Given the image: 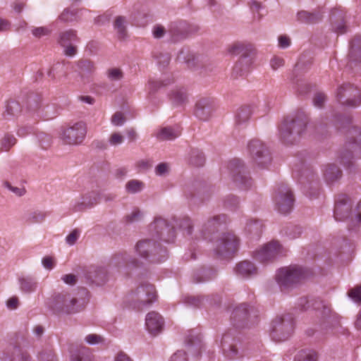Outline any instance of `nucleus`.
Masks as SVG:
<instances>
[{"label": "nucleus", "instance_id": "f257e3e1", "mask_svg": "<svg viewBox=\"0 0 361 361\" xmlns=\"http://www.w3.org/2000/svg\"><path fill=\"white\" fill-rule=\"evenodd\" d=\"M47 305L52 311L59 314H71L80 311L78 300L67 292L54 294L49 299Z\"/></svg>", "mask_w": 361, "mask_h": 361}, {"label": "nucleus", "instance_id": "f03ea898", "mask_svg": "<svg viewBox=\"0 0 361 361\" xmlns=\"http://www.w3.org/2000/svg\"><path fill=\"white\" fill-rule=\"evenodd\" d=\"M294 322L289 316L276 317L271 323L269 334L271 338L276 341H283L288 339L293 333Z\"/></svg>", "mask_w": 361, "mask_h": 361}, {"label": "nucleus", "instance_id": "7ed1b4c3", "mask_svg": "<svg viewBox=\"0 0 361 361\" xmlns=\"http://www.w3.org/2000/svg\"><path fill=\"white\" fill-rule=\"evenodd\" d=\"M87 135V126L79 121L61 129V140L66 145L77 146L81 145Z\"/></svg>", "mask_w": 361, "mask_h": 361}, {"label": "nucleus", "instance_id": "20e7f679", "mask_svg": "<svg viewBox=\"0 0 361 361\" xmlns=\"http://www.w3.org/2000/svg\"><path fill=\"white\" fill-rule=\"evenodd\" d=\"M306 271L300 266L290 265L279 269L276 274V280L281 287H288L299 282L306 276Z\"/></svg>", "mask_w": 361, "mask_h": 361}, {"label": "nucleus", "instance_id": "39448f33", "mask_svg": "<svg viewBox=\"0 0 361 361\" xmlns=\"http://www.w3.org/2000/svg\"><path fill=\"white\" fill-rule=\"evenodd\" d=\"M156 291L152 285L146 283L137 287L128 295V302L134 307L141 309L144 305H149L156 300Z\"/></svg>", "mask_w": 361, "mask_h": 361}, {"label": "nucleus", "instance_id": "423d86ee", "mask_svg": "<svg viewBox=\"0 0 361 361\" xmlns=\"http://www.w3.org/2000/svg\"><path fill=\"white\" fill-rule=\"evenodd\" d=\"M305 128V126L302 121L288 117L279 126L280 138L284 142H292L295 136L300 135Z\"/></svg>", "mask_w": 361, "mask_h": 361}, {"label": "nucleus", "instance_id": "0eeeda50", "mask_svg": "<svg viewBox=\"0 0 361 361\" xmlns=\"http://www.w3.org/2000/svg\"><path fill=\"white\" fill-rule=\"evenodd\" d=\"M209 240H214V238H212ZM214 244L216 252L222 255L235 252L238 247L239 241L234 234L224 233L215 237Z\"/></svg>", "mask_w": 361, "mask_h": 361}, {"label": "nucleus", "instance_id": "6e6552de", "mask_svg": "<svg viewBox=\"0 0 361 361\" xmlns=\"http://www.w3.org/2000/svg\"><path fill=\"white\" fill-rule=\"evenodd\" d=\"M286 252V249L278 241H271L264 244L254 252L256 259L264 262L281 256Z\"/></svg>", "mask_w": 361, "mask_h": 361}, {"label": "nucleus", "instance_id": "1a4fd4ad", "mask_svg": "<svg viewBox=\"0 0 361 361\" xmlns=\"http://www.w3.org/2000/svg\"><path fill=\"white\" fill-rule=\"evenodd\" d=\"M253 162L263 168L271 161L270 154L265 145L260 140H252L248 145Z\"/></svg>", "mask_w": 361, "mask_h": 361}, {"label": "nucleus", "instance_id": "9d476101", "mask_svg": "<svg viewBox=\"0 0 361 361\" xmlns=\"http://www.w3.org/2000/svg\"><path fill=\"white\" fill-rule=\"evenodd\" d=\"M336 97L339 99L345 98L343 104L349 107H357L361 104L360 90L350 84H345L339 87L336 92Z\"/></svg>", "mask_w": 361, "mask_h": 361}, {"label": "nucleus", "instance_id": "9b49d317", "mask_svg": "<svg viewBox=\"0 0 361 361\" xmlns=\"http://www.w3.org/2000/svg\"><path fill=\"white\" fill-rule=\"evenodd\" d=\"M276 209L281 213H288L293 204V197L290 189L286 186L279 188L274 197Z\"/></svg>", "mask_w": 361, "mask_h": 361}, {"label": "nucleus", "instance_id": "f8f14e48", "mask_svg": "<svg viewBox=\"0 0 361 361\" xmlns=\"http://www.w3.org/2000/svg\"><path fill=\"white\" fill-rule=\"evenodd\" d=\"M78 41L76 31L68 30L59 34L58 42L63 47V52L68 56H73L76 54L77 49L73 44Z\"/></svg>", "mask_w": 361, "mask_h": 361}, {"label": "nucleus", "instance_id": "ddd939ff", "mask_svg": "<svg viewBox=\"0 0 361 361\" xmlns=\"http://www.w3.org/2000/svg\"><path fill=\"white\" fill-rule=\"evenodd\" d=\"M334 217L337 221H345L349 218L355 221L354 210L352 211L351 204L347 197L342 196L337 200L334 208Z\"/></svg>", "mask_w": 361, "mask_h": 361}, {"label": "nucleus", "instance_id": "4468645a", "mask_svg": "<svg viewBox=\"0 0 361 361\" xmlns=\"http://www.w3.org/2000/svg\"><path fill=\"white\" fill-rule=\"evenodd\" d=\"M164 320L163 317L156 312H149L145 317V328L148 333L156 336L164 329Z\"/></svg>", "mask_w": 361, "mask_h": 361}, {"label": "nucleus", "instance_id": "2eb2a0df", "mask_svg": "<svg viewBox=\"0 0 361 361\" xmlns=\"http://www.w3.org/2000/svg\"><path fill=\"white\" fill-rule=\"evenodd\" d=\"M99 196L96 192H90L75 200L73 205L74 212H80L97 204Z\"/></svg>", "mask_w": 361, "mask_h": 361}, {"label": "nucleus", "instance_id": "dca6fc26", "mask_svg": "<svg viewBox=\"0 0 361 361\" xmlns=\"http://www.w3.org/2000/svg\"><path fill=\"white\" fill-rule=\"evenodd\" d=\"M212 102L208 98L200 99L195 109V114L202 120H207L212 112Z\"/></svg>", "mask_w": 361, "mask_h": 361}, {"label": "nucleus", "instance_id": "f3484780", "mask_svg": "<svg viewBox=\"0 0 361 361\" xmlns=\"http://www.w3.org/2000/svg\"><path fill=\"white\" fill-rule=\"evenodd\" d=\"M180 135L178 127H162L154 133V136L161 141L173 140Z\"/></svg>", "mask_w": 361, "mask_h": 361}, {"label": "nucleus", "instance_id": "a211bd4d", "mask_svg": "<svg viewBox=\"0 0 361 361\" xmlns=\"http://www.w3.org/2000/svg\"><path fill=\"white\" fill-rule=\"evenodd\" d=\"M87 279L96 284L104 283L107 279V270L103 267H91L87 273Z\"/></svg>", "mask_w": 361, "mask_h": 361}, {"label": "nucleus", "instance_id": "6ab92c4d", "mask_svg": "<svg viewBox=\"0 0 361 361\" xmlns=\"http://www.w3.org/2000/svg\"><path fill=\"white\" fill-rule=\"evenodd\" d=\"M235 271L238 276L242 278H247L255 275L257 269L251 262L243 261L236 265Z\"/></svg>", "mask_w": 361, "mask_h": 361}, {"label": "nucleus", "instance_id": "aec40b11", "mask_svg": "<svg viewBox=\"0 0 361 361\" xmlns=\"http://www.w3.org/2000/svg\"><path fill=\"white\" fill-rule=\"evenodd\" d=\"M173 82L171 75H164L161 78L151 79L148 81L147 87L149 94H153L162 87H165Z\"/></svg>", "mask_w": 361, "mask_h": 361}, {"label": "nucleus", "instance_id": "412c9836", "mask_svg": "<svg viewBox=\"0 0 361 361\" xmlns=\"http://www.w3.org/2000/svg\"><path fill=\"white\" fill-rule=\"evenodd\" d=\"M19 288L24 293H32L37 290L38 282L36 279L30 276L18 278Z\"/></svg>", "mask_w": 361, "mask_h": 361}, {"label": "nucleus", "instance_id": "4be33fe9", "mask_svg": "<svg viewBox=\"0 0 361 361\" xmlns=\"http://www.w3.org/2000/svg\"><path fill=\"white\" fill-rule=\"evenodd\" d=\"M82 10L71 7L65 8L59 15L58 20L61 23H70L78 20L80 18Z\"/></svg>", "mask_w": 361, "mask_h": 361}, {"label": "nucleus", "instance_id": "5701e85b", "mask_svg": "<svg viewBox=\"0 0 361 361\" xmlns=\"http://www.w3.org/2000/svg\"><path fill=\"white\" fill-rule=\"evenodd\" d=\"M155 249V244L149 240H140L136 245V252L143 259H147Z\"/></svg>", "mask_w": 361, "mask_h": 361}, {"label": "nucleus", "instance_id": "b1692460", "mask_svg": "<svg viewBox=\"0 0 361 361\" xmlns=\"http://www.w3.org/2000/svg\"><path fill=\"white\" fill-rule=\"evenodd\" d=\"M151 228L157 230V233L163 238L164 241L170 242L173 238H164L165 232H170L171 229L166 222V221L161 218L157 217L154 221L151 224Z\"/></svg>", "mask_w": 361, "mask_h": 361}, {"label": "nucleus", "instance_id": "393cba45", "mask_svg": "<svg viewBox=\"0 0 361 361\" xmlns=\"http://www.w3.org/2000/svg\"><path fill=\"white\" fill-rule=\"evenodd\" d=\"M93 355L91 350L86 347L78 348L72 352L71 361H92Z\"/></svg>", "mask_w": 361, "mask_h": 361}, {"label": "nucleus", "instance_id": "a878e982", "mask_svg": "<svg viewBox=\"0 0 361 361\" xmlns=\"http://www.w3.org/2000/svg\"><path fill=\"white\" fill-rule=\"evenodd\" d=\"M251 62L247 57L240 59L234 66L233 74L235 78L246 74L250 69Z\"/></svg>", "mask_w": 361, "mask_h": 361}, {"label": "nucleus", "instance_id": "bb28decb", "mask_svg": "<svg viewBox=\"0 0 361 361\" xmlns=\"http://www.w3.org/2000/svg\"><path fill=\"white\" fill-rule=\"evenodd\" d=\"M221 223V216H214L209 219L204 226V235L205 238H209V234H213L218 231V226Z\"/></svg>", "mask_w": 361, "mask_h": 361}, {"label": "nucleus", "instance_id": "cd10ccee", "mask_svg": "<svg viewBox=\"0 0 361 361\" xmlns=\"http://www.w3.org/2000/svg\"><path fill=\"white\" fill-rule=\"evenodd\" d=\"M144 183L137 179H132L128 180L125 185V190L126 192L129 194L140 192L144 189Z\"/></svg>", "mask_w": 361, "mask_h": 361}, {"label": "nucleus", "instance_id": "c85d7f7f", "mask_svg": "<svg viewBox=\"0 0 361 361\" xmlns=\"http://www.w3.org/2000/svg\"><path fill=\"white\" fill-rule=\"evenodd\" d=\"M341 176V172L336 165L330 164L326 166L324 176L328 182H333L339 178Z\"/></svg>", "mask_w": 361, "mask_h": 361}, {"label": "nucleus", "instance_id": "c756f323", "mask_svg": "<svg viewBox=\"0 0 361 361\" xmlns=\"http://www.w3.org/2000/svg\"><path fill=\"white\" fill-rule=\"evenodd\" d=\"M170 99L173 102L177 104H181L186 100L187 92L184 88L176 87L172 91Z\"/></svg>", "mask_w": 361, "mask_h": 361}, {"label": "nucleus", "instance_id": "7c9ffc66", "mask_svg": "<svg viewBox=\"0 0 361 361\" xmlns=\"http://www.w3.org/2000/svg\"><path fill=\"white\" fill-rule=\"evenodd\" d=\"M106 75L111 82H118L123 78V72L121 68L118 67H111L106 70Z\"/></svg>", "mask_w": 361, "mask_h": 361}, {"label": "nucleus", "instance_id": "2f4dec72", "mask_svg": "<svg viewBox=\"0 0 361 361\" xmlns=\"http://www.w3.org/2000/svg\"><path fill=\"white\" fill-rule=\"evenodd\" d=\"M17 142L16 138L11 134H5L0 141V149L8 152Z\"/></svg>", "mask_w": 361, "mask_h": 361}, {"label": "nucleus", "instance_id": "473e14b6", "mask_svg": "<svg viewBox=\"0 0 361 361\" xmlns=\"http://www.w3.org/2000/svg\"><path fill=\"white\" fill-rule=\"evenodd\" d=\"M47 217V214L42 211H34L30 212L27 215L26 220L27 221L34 224V223H41L45 220Z\"/></svg>", "mask_w": 361, "mask_h": 361}, {"label": "nucleus", "instance_id": "72a5a7b5", "mask_svg": "<svg viewBox=\"0 0 361 361\" xmlns=\"http://www.w3.org/2000/svg\"><path fill=\"white\" fill-rule=\"evenodd\" d=\"M295 361H316V354L312 350H301L297 354Z\"/></svg>", "mask_w": 361, "mask_h": 361}, {"label": "nucleus", "instance_id": "f704fd0d", "mask_svg": "<svg viewBox=\"0 0 361 361\" xmlns=\"http://www.w3.org/2000/svg\"><path fill=\"white\" fill-rule=\"evenodd\" d=\"M234 182L242 189H247L252 185L250 178L240 173L234 177Z\"/></svg>", "mask_w": 361, "mask_h": 361}, {"label": "nucleus", "instance_id": "c9c22d12", "mask_svg": "<svg viewBox=\"0 0 361 361\" xmlns=\"http://www.w3.org/2000/svg\"><path fill=\"white\" fill-rule=\"evenodd\" d=\"M297 17L298 20L305 23H314L319 19L317 15L305 11L298 12Z\"/></svg>", "mask_w": 361, "mask_h": 361}, {"label": "nucleus", "instance_id": "e433bc0d", "mask_svg": "<svg viewBox=\"0 0 361 361\" xmlns=\"http://www.w3.org/2000/svg\"><path fill=\"white\" fill-rule=\"evenodd\" d=\"M251 114L250 109L247 106L240 108L235 116L236 122L239 124L247 121Z\"/></svg>", "mask_w": 361, "mask_h": 361}, {"label": "nucleus", "instance_id": "4c0bfd02", "mask_svg": "<svg viewBox=\"0 0 361 361\" xmlns=\"http://www.w3.org/2000/svg\"><path fill=\"white\" fill-rule=\"evenodd\" d=\"M246 231L258 236L262 231V224L258 221H251L247 224Z\"/></svg>", "mask_w": 361, "mask_h": 361}, {"label": "nucleus", "instance_id": "58836bf2", "mask_svg": "<svg viewBox=\"0 0 361 361\" xmlns=\"http://www.w3.org/2000/svg\"><path fill=\"white\" fill-rule=\"evenodd\" d=\"M81 231L79 229H73L66 237V243L69 246L74 245L80 237Z\"/></svg>", "mask_w": 361, "mask_h": 361}, {"label": "nucleus", "instance_id": "ea45409f", "mask_svg": "<svg viewBox=\"0 0 361 361\" xmlns=\"http://www.w3.org/2000/svg\"><path fill=\"white\" fill-rule=\"evenodd\" d=\"M126 27V20L125 18L122 16L116 17L114 21V28L121 37L125 35Z\"/></svg>", "mask_w": 361, "mask_h": 361}, {"label": "nucleus", "instance_id": "a19ab883", "mask_svg": "<svg viewBox=\"0 0 361 361\" xmlns=\"http://www.w3.org/2000/svg\"><path fill=\"white\" fill-rule=\"evenodd\" d=\"M124 141V136L119 132L112 133L108 139V142L111 146H118L121 145Z\"/></svg>", "mask_w": 361, "mask_h": 361}, {"label": "nucleus", "instance_id": "79ce46f5", "mask_svg": "<svg viewBox=\"0 0 361 361\" xmlns=\"http://www.w3.org/2000/svg\"><path fill=\"white\" fill-rule=\"evenodd\" d=\"M351 57L354 60H360L361 58V39L354 40L351 47Z\"/></svg>", "mask_w": 361, "mask_h": 361}, {"label": "nucleus", "instance_id": "37998d69", "mask_svg": "<svg viewBox=\"0 0 361 361\" xmlns=\"http://www.w3.org/2000/svg\"><path fill=\"white\" fill-rule=\"evenodd\" d=\"M144 216L143 212L138 208L133 209L130 214L126 216V219L129 222L140 221Z\"/></svg>", "mask_w": 361, "mask_h": 361}, {"label": "nucleus", "instance_id": "c03bdc74", "mask_svg": "<svg viewBox=\"0 0 361 361\" xmlns=\"http://www.w3.org/2000/svg\"><path fill=\"white\" fill-rule=\"evenodd\" d=\"M84 341L89 345H97L102 343L104 341V338L98 334H91L87 335Z\"/></svg>", "mask_w": 361, "mask_h": 361}, {"label": "nucleus", "instance_id": "a18cd8bd", "mask_svg": "<svg viewBox=\"0 0 361 361\" xmlns=\"http://www.w3.org/2000/svg\"><path fill=\"white\" fill-rule=\"evenodd\" d=\"M170 165L167 163H160L155 168V173L159 176H164L170 171Z\"/></svg>", "mask_w": 361, "mask_h": 361}, {"label": "nucleus", "instance_id": "49530a36", "mask_svg": "<svg viewBox=\"0 0 361 361\" xmlns=\"http://www.w3.org/2000/svg\"><path fill=\"white\" fill-rule=\"evenodd\" d=\"M125 122L126 118L121 112L115 113L111 118V123L114 126H122Z\"/></svg>", "mask_w": 361, "mask_h": 361}, {"label": "nucleus", "instance_id": "de8ad7c7", "mask_svg": "<svg viewBox=\"0 0 361 361\" xmlns=\"http://www.w3.org/2000/svg\"><path fill=\"white\" fill-rule=\"evenodd\" d=\"M4 185L6 189L12 192L18 197L23 196L25 194L26 191L24 188L13 186L8 182H5Z\"/></svg>", "mask_w": 361, "mask_h": 361}, {"label": "nucleus", "instance_id": "09e8293b", "mask_svg": "<svg viewBox=\"0 0 361 361\" xmlns=\"http://www.w3.org/2000/svg\"><path fill=\"white\" fill-rule=\"evenodd\" d=\"M51 30L47 27H37L32 29V33L35 37H42L49 35Z\"/></svg>", "mask_w": 361, "mask_h": 361}, {"label": "nucleus", "instance_id": "8fccbe9b", "mask_svg": "<svg viewBox=\"0 0 361 361\" xmlns=\"http://www.w3.org/2000/svg\"><path fill=\"white\" fill-rule=\"evenodd\" d=\"M348 296L354 302H361V286H357L354 288H352L348 292Z\"/></svg>", "mask_w": 361, "mask_h": 361}, {"label": "nucleus", "instance_id": "3c124183", "mask_svg": "<svg viewBox=\"0 0 361 361\" xmlns=\"http://www.w3.org/2000/svg\"><path fill=\"white\" fill-rule=\"evenodd\" d=\"M6 111L11 115H16L20 112V105L16 101H11L6 106Z\"/></svg>", "mask_w": 361, "mask_h": 361}, {"label": "nucleus", "instance_id": "603ef678", "mask_svg": "<svg viewBox=\"0 0 361 361\" xmlns=\"http://www.w3.org/2000/svg\"><path fill=\"white\" fill-rule=\"evenodd\" d=\"M19 303L18 298L17 296H12L6 300V305L8 310H14L18 307Z\"/></svg>", "mask_w": 361, "mask_h": 361}, {"label": "nucleus", "instance_id": "864d4df0", "mask_svg": "<svg viewBox=\"0 0 361 361\" xmlns=\"http://www.w3.org/2000/svg\"><path fill=\"white\" fill-rule=\"evenodd\" d=\"M291 41L287 35H280L278 37V45L281 49H286L290 47Z\"/></svg>", "mask_w": 361, "mask_h": 361}, {"label": "nucleus", "instance_id": "5fc2aeb1", "mask_svg": "<svg viewBox=\"0 0 361 361\" xmlns=\"http://www.w3.org/2000/svg\"><path fill=\"white\" fill-rule=\"evenodd\" d=\"M326 97L324 93H317L313 100L314 105L318 108H321L326 102Z\"/></svg>", "mask_w": 361, "mask_h": 361}, {"label": "nucleus", "instance_id": "6e6d98bb", "mask_svg": "<svg viewBox=\"0 0 361 361\" xmlns=\"http://www.w3.org/2000/svg\"><path fill=\"white\" fill-rule=\"evenodd\" d=\"M284 60L279 56H274L270 61V66L272 69L277 70L278 68L283 66Z\"/></svg>", "mask_w": 361, "mask_h": 361}, {"label": "nucleus", "instance_id": "4d7b16f0", "mask_svg": "<svg viewBox=\"0 0 361 361\" xmlns=\"http://www.w3.org/2000/svg\"><path fill=\"white\" fill-rule=\"evenodd\" d=\"M42 264L45 269L51 270L54 267L55 262L53 257L47 256L42 259Z\"/></svg>", "mask_w": 361, "mask_h": 361}, {"label": "nucleus", "instance_id": "13d9d810", "mask_svg": "<svg viewBox=\"0 0 361 361\" xmlns=\"http://www.w3.org/2000/svg\"><path fill=\"white\" fill-rule=\"evenodd\" d=\"M170 361H188V358L184 351L178 350L171 357Z\"/></svg>", "mask_w": 361, "mask_h": 361}, {"label": "nucleus", "instance_id": "bf43d9fd", "mask_svg": "<svg viewBox=\"0 0 361 361\" xmlns=\"http://www.w3.org/2000/svg\"><path fill=\"white\" fill-rule=\"evenodd\" d=\"M156 59H157V63L159 66H164L165 65L169 63V62L170 61V57L166 54L160 53V54H159V55L156 56Z\"/></svg>", "mask_w": 361, "mask_h": 361}, {"label": "nucleus", "instance_id": "052dcab7", "mask_svg": "<svg viewBox=\"0 0 361 361\" xmlns=\"http://www.w3.org/2000/svg\"><path fill=\"white\" fill-rule=\"evenodd\" d=\"M152 33L155 38H161L165 34V29L163 26L158 25L154 27Z\"/></svg>", "mask_w": 361, "mask_h": 361}, {"label": "nucleus", "instance_id": "680f3d73", "mask_svg": "<svg viewBox=\"0 0 361 361\" xmlns=\"http://www.w3.org/2000/svg\"><path fill=\"white\" fill-rule=\"evenodd\" d=\"M352 145V147L355 149L357 147L361 148V129L359 131H355Z\"/></svg>", "mask_w": 361, "mask_h": 361}, {"label": "nucleus", "instance_id": "e2e57ef3", "mask_svg": "<svg viewBox=\"0 0 361 361\" xmlns=\"http://www.w3.org/2000/svg\"><path fill=\"white\" fill-rule=\"evenodd\" d=\"M80 67L82 71L91 72L94 70V65L92 61H82L80 62Z\"/></svg>", "mask_w": 361, "mask_h": 361}, {"label": "nucleus", "instance_id": "0e129e2a", "mask_svg": "<svg viewBox=\"0 0 361 361\" xmlns=\"http://www.w3.org/2000/svg\"><path fill=\"white\" fill-rule=\"evenodd\" d=\"M245 45L243 44H235L230 47L229 52L234 54H239L243 51Z\"/></svg>", "mask_w": 361, "mask_h": 361}, {"label": "nucleus", "instance_id": "69168bd1", "mask_svg": "<svg viewBox=\"0 0 361 361\" xmlns=\"http://www.w3.org/2000/svg\"><path fill=\"white\" fill-rule=\"evenodd\" d=\"M114 361H133L130 357L123 352L117 353L114 359Z\"/></svg>", "mask_w": 361, "mask_h": 361}, {"label": "nucleus", "instance_id": "338daca9", "mask_svg": "<svg viewBox=\"0 0 361 361\" xmlns=\"http://www.w3.org/2000/svg\"><path fill=\"white\" fill-rule=\"evenodd\" d=\"M354 219L357 224H361V201L354 209Z\"/></svg>", "mask_w": 361, "mask_h": 361}, {"label": "nucleus", "instance_id": "774afa93", "mask_svg": "<svg viewBox=\"0 0 361 361\" xmlns=\"http://www.w3.org/2000/svg\"><path fill=\"white\" fill-rule=\"evenodd\" d=\"M333 29L338 34H342L345 32L346 27L344 23L341 21L334 24L333 25Z\"/></svg>", "mask_w": 361, "mask_h": 361}]
</instances>
